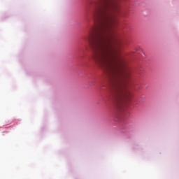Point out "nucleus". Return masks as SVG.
I'll list each match as a JSON object with an SVG mask.
<instances>
[{
  "mask_svg": "<svg viewBox=\"0 0 179 179\" xmlns=\"http://www.w3.org/2000/svg\"><path fill=\"white\" fill-rule=\"evenodd\" d=\"M94 3L93 17L101 19L102 34L97 35L96 27L90 28L87 41L94 51L92 59L101 69H113V45L111 43V0H101Z\"/></svg>",
  "mask_w": 179,
  "mask_h": 179,
  "instance_id": "obj_1",
  "label": "nucleus"
},
{
  "mask_svg": "<svg viewBox=\"0 0 179 179\" xmlns=\"http://www.w3.org/2000/svg\"><path fill=\"white\" fill-rule=\"evenodd\" d=\"M125 45V38L124 34L113 32V94L115 93L118 100L129 99L131 92L127 89V83L124 79L129 78L130 73L128 70H124L126 62L124 56L121 55L122 48Z\"/></svg>",
  "mask_w": 179,
  "mask_h": 179,
  "instance_id": "obj_2",
  "label": "nucleus"
},
{
  "mask_svg": "<svg viewBox=\"0 0 179 179\" xmlns=\"http://www.w3.org/2000/svg\"><path fill=\"white\" fill-rule=\"evenodd\" d=\"M128 0H113V29L115 26H118L120 23V17H127L128 16V9L122 8V3H126Z\"/></svg>",
  "mask_w": 179,
  "mask_h": 179,
  "instance_id": "obj_3",
  "label": "nucleus"
}]
</instances>
